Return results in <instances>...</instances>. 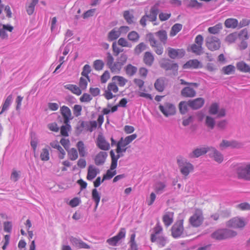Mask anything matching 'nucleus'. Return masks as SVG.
I'll return each instance as SVG.
<instances>
[{
	"label": "nucleus",
	"mask_w": 250,
	"mask_h": 250,
	"mask_svg": "<svg viewBox=\"0 0 250 250\" xmlns=\"http://www.w3.org/2000/svg\"><path fill=\"white\" fill-rule=\"evenodd\" d=\"M82 110V107L81 105L75 104L74 105L73 111V114L76 117H79L81 115V112Z\"/></svg>",
	"instance_id": "nucleus-60"
},
{
	"label": "nucleus",
	"mask_w": 250,
	"mask_h": 250,
	"mask_svg": "<svg viewBox=\"0 0 250 250\" xmlns=\"http://www.w3.org/2000/svg\"><path fill=\"white\" fill-rule=\"evenodd\" d=\"M166 188V185L164 183L159 182L156 184L155 186V191L156 193L162 192Z\"/></svg>",
	"instance_id": "nucleus-56"
},
{
	"label": "nucleus",
	"mask_w": 250,
	"mask_h": 250,
	"mask_svg": "<svg viewBox=\"0 0 250 250\" xmlns=\"http://www.w3.org/2000/svg\"><path fill=\"white\" fill-rule=\"evenodd\" d=\"M123 15L124 19L128 24H131L133 22L134 17L132 14L130 13L129 11H124Z\"/></svg>",
	"instance_id": "nucleus-54"
},
{
	"label": "nucleus",
	"mask_w": 250,
	"mask_h": 250,
	"mask_svg": "<svg viewBox=\"0 0 250 250\" xmlns=\"http://www.w3.org/2000/svg\"><path fill=\"white\" fill-rule=\"evenodd\" d=\"M208 151H210V148L209 147L198 148L194 150L192 152L189 154V157L190 158H198L206 154Z\"/></svg>",
	"instance_id": "nucleus-22"
},
{
	"label": "nucleus",
	"mask_w": 250,
	"mask_h": 250,
	"mask_svg": "<svg viewBox=\"0 0 250 250\" xmlns=\"http://www.w3.org/2000/svg\"><path fill=\"white\" fill-rule=\"evenodd\" d=\"M104 63L102 60H96L93 62V67L97 71L102 70L104 67Z\"/></svg>",
	"instance_id": "nucleus-48"
},
{
	"label": "nucleus",
	"mask_w": 250,
	"mask_h": 250,
	"mask_svg": "<svg viewBox=\"0 0 250 250\" xmlns=\"http://www.w3.org/2000/svg\"><path fill=\"white\" fill-rule=\"evenodd\" d=\"M92 99V98L91 97L90 95H89V94H87V93H84L80 97V101L82 103H88Z\"/></svg>",
	"instance_id": "nucleus-61"
},
{
	"label": "nucleus",
	"mask_w": 250,
	"mask_h": 250,
	"mask_svg": "<svg viewBox=\"0 0 250 250\" xmlns=\"http://www.w3.org/2000/svg\"><path fill=\"white\" fill-rule=\"evenodd\" d=\"M224 24L227 28L234 29L238 26V22L236 19L229 18L225 21Z\"/></svg>",
	"instance_id": "nucleus-29"
},
{
	"label": "nucleus",
	"mask_w": 250,
	"mask_h": 250,
	"mask_svg": "<svg viewBox=\"0 0 250 250\" xmlns=\"http://www.w3.org/2000/svg\"><path fill=\"white\" fill-rule=\"evenodd\" d=\"M107 156V153L104 151H101L98 153L95 156L94 159L95 164L97 166H100L103 165Z\"/></svg>",
	"instance_id": "nucleus-23"
},
{
	"label": "nucleus",
	"mask_w": 250,
	"mask_h": 250,
	"mask_svg": "<svg viewBox=\"0 0 250 250\" xmlns=\"http://www.w3.org/2000/svg\"><path fill=\"white\" fill-rule=\"evenodd\" d=\"M13 100L12 95H9L5 100L2 106L1 111L0 112V115H1L5 111L7 110L10 106Z\"/></svg>",
	"instance_id": "nucleus-38"
},
{
	"label": "nucleus",
	"mask_w": 250,
	"mask_h": 250,
	"mask_svg": "<svg viewBox=\"0 0 250 250\" xmlns=\"http://www.w3.org/2000/svg\"><path fill=\"white\" fill-rule=\"evenodd\" d=\"M206 45L209 50L214 51L219 49L221 42L218 38L210 36L206 39Z\"/></svg>",
	"instance_id": "nucleus-9"
},
{
	"label": "nucleus",
	"mask_w": 250,
	"mask_h": 250,
	"mask_svg": "<svg viewBox=\"0 0 250 250\" xmlns=\"http://www.w3.org/2000/svg\"><path fill=\"white\" fill-rule=\"evenodd\" d=\"M38 2L39 0H32L31 2L26 6V12L29 15L33 14L35 11V7Z\"/></svg>",
	"instance_id": "nucleus-37"
},
{
	"label": "nucleus",
	"mask_w": 250,
	"mask_h": 250,
	"mask_svg": "<svg viewBox=\"0 0 250 250\" xmlns=\"http://www.w3.org/2000/svg\"><path fill=\"white\" fill-rule=\"evenodd\" d=\"M146 44L144 42H141L134 48V52L136 54L139 55L146 49Z\"/></svg>",
	"instance_id": "nucleus-55"
},
{
	"label": "nucleus",
	"mask_w": 250,
	"mask_h": 250,
	"mask_svg": "<svg viewBox=\"0 0 250 250\" xmlns=\"http://www.w3.org/2000/svg\"><path fill=\"white\" fill-rule=\"evenodd\" d=\"M182 27V25L180 23H176L174 24L171 28L169 35L171 37L175 36L178 32L181 30Z\"/></svg>",
	"instance_id": "nucleus-39"
},
{
	"label": "nucleus",
	"mask_w": 250,
	"mask_h": 250,
	"mask_svg": "<svg viewBox=\"0 0 250 250\" xmlns=\"http://www.w3.org/2000/svg\"><path fill=\"white\" fill-rule=\"evenodd\" d=\"M238 146V144L235 141L229 142L227 140H223L220 145L221 148H225L227 147H236Z\"/></svg>",
	"instance_id": "nucleus-43"
},
{
	"label": "nucleus",
	"mask_w": 250,
	"mask_h": 250,
	"mask_svg": "<svg viewBox=\"0 0 250 250\" xmlns=\"http://www.w3.org/2000/svg\"><path fill=\"white\" fill-rule=\"evenodd\" d=\"M200 65V62L197 60H191L188 61L183 65L184 69L187 68H197Z\"/></svg>",
	"instance_id": "nucleus-30"
},
{
	"label": "nucleus",
	"mask_w": 250,
	"mask_h": 250,
	"mask_svg": "<svg viewBox=\"0 0 250 250\" xmlns=\"http://www.w3.org/2000/svg\"><path fill=\"white\" fill-rule=\"evenodd\" d=\"M76 146L78 148L80 156L82 157H85L86 155L87 152L83 142L81 141H79L76 145Z\"/></svg>",
	"instance_id": "nucleus-33"
},
{
	"label": "nucleus",
	"mask_w": 250,
	"mask_h": 250,
	"mask_svg": "<svg viewBox=\"0 0 250 250\" xmlns=\"http://www.w3.org/2000/svg\"><path fill=\"white\" fill-rule=\"evenodd\" d=\"M110 78V74L107 70H106L101 76V82L102 83H105Z\"/></svg>",
	"instance_id": "nucleus-64"
},
{
	"label": "nucleus",
	"mask_w": 250,
	"mask_h": 250,
	"mask_svg": "<svg viewBox=\"0 0 250 250\" xmlns=\"http://www.w3.org/2000/svg\"><path fill=\"white\" fill-rule=\"evenodd\" d=\"M61 113L63 118V122L65 124L69 123L71 119V112L68 107L63 105L60 109Z\"/></svg>",
	"instance_id": "nucleus-20"
},
{
	"label": "nucleus",
	"mask_w": 250,
	"mask_h": 250,
	"mask_svg": "<svg viewBox=\"0 0 250 250\" xmlns=\"http://www.w3.org/2000/svg\"><path fill=\"white\" fill-rule=\"evenodd\" d=\"M190 49L192 52L196 55H200L203 53L202 46L198 44H193L190 46Z\"/></svg>",
	"instance_id": "nucleus-49"
},
{
	"label": "nucleus",
	"mask_w": 250,
	"mask_h": 250,
	"mask_svg": "<svg viewBox=\"0 0 250 250\" xmlns=\"http://www.w3.org/2000/svg\"><path fill=\"white\" fill-rule=\"evenodd\" d=\"M205 103V100L202 98H197L188 101V106L193 109H198L202 107Z\"/></svg>",
	"instance_id": "nucleus-18"
},
{
	"label": "nucleus",
	"mask_w": 250,
	"mask_h": 250,
	"mask_svg": "<svg viewBox=\"0 0 250 250\" xmlns=\"http://www.w3.org/2000/svg\"><path fill=\"white\" fill-rule=\"evenodd\" d=\"M237 38V35L236 33H233L228 35L226 38V42L229 43L234 42Z\"/></svg>",
	"instance_id": "nucleus-58"
},
{
	"label": "nucleus",
	"mask_w": 250,
	"mask_h": 250,
	"mask_svg": "<svg viewBox=\"0 0 250 250\" xmlns=\"http://www.w3.org/2000/svg\"><path fill=\"white\" fill-rule=\"evenodd\" d=\"M236 235L237 232L234 230L223 229L215 231L211 234V236L214 239L221 240L234 237Z\"/></svg>",
	"instance_id": "nucleus-6"
},
{
	"label": "nucleus",
	"mask_w": 250,
	"mask_h": 250,
	"mask_svg": "<svg viewBox=\"0 0 250 250\" xmlns=\"http://www.w3.org/2000/svg\"><path fill=\"white\" fill-rule=\"evenodd\" d=\"M236 208L241 210H250V205L247 203H242L237 205Z\"/></svg>",
	"instance_id": "nucleus-62"
},
{
	"label": "nucleus",
	"mask_w": 250,
	"mask_h": 250,
	"mask_svg": "<svg viewBox=\"0 0 250 250\" xmlns=\"http://www.w3.org/2000/svg\"><path fill=\"white\" fill-rule=\"evenodd\" d=\"M158 13V8L156 6H153L150 9L149 14L148 15L146 14V16L150 21H154L156 20Z\"/></svg>",
	"instance_id": "nucleus-31"
},
{
	"label": "nucleus",
	"mask_w": 250,
	"mask_h": 250,
	"mask_svg": "<svg viewBox=\"0 0 250 250\" xmlns=\"http://www.w3.org/2000/svg\"><path fill=\"white\" fill-rule=\"evenodd\" d=\"M222 26L221 23H219L214 26L210 27L208 28V31L210 34H216L219 32Z\"/></svg>",
	"instance_id": "nucleus-52"
},
{
	"label": "nucleus",
	"mask_w": 250,
	"mask_h": 250,
	"mask_svg": "<svg viewBox=\"0 0 250 250\" xmlns=\"http://www.w3.org/2000/svg\"><path fill=\"white\" fill-rule=\"evenodd\" d=\"M205 124L208 128L212 129L215 126V120L213 118L207 116L205 119Z\"/></svg>",
	"instance_id": "nucleus-47"
},
{
	"label": "nucleus",
	"mask_w": 250,
	"mask_h": 250,
	"mask_svg": "<svg viewBox=\"0 0 250 250\" xmlns=\"http://www.w3.org/2000/svg\"><path fill=\"white\" fill-rule=\"evenodd\" d=\"M184 220L180 219L176 221L171 229V235L175 238L180 237L184 230Z\"/></svg>",
	"instance_id": "nucleus-7"
},
{
	"label": "nucleus",
	"mask_w": 250,
	"mask_h": 250,
	"mask_svg": "<svg viewBox=\"0 0 250 250\" xmlns=\"http://www.w3.org/2000/svg\"><path fill=\"white\" fill-rule=\"evenodd\" d=\"M50 146L58 151V157L60 159L64 158L66 153L64 149L60 146L58 141L55 140L50 143Z\"/></svg>",
	"instance_id": "nucleus-19"
},
{
	"label": "nucleus",
	"mask_w": 250,
	"mask_h": 250,
	"mask_svg": "<svg viewBox=\"0 0 250 250\" xmlns=\"http://www.w3.org/2000/svg\"><path fill=\"white\" fill-rule=\"evenodd\" d=\"M146 37L152 47L154 48V51L158 55H161L163 53V47L158 43L157 41L152 33H149L146 35Z\"/></svg>",
	"instance_id": "nucleus-10"
},
{
	"label": "nucleus",
	"mask_w": 250,
	"mask_h": 250,
	"mask_svg": "<svg viewBox=\"0 0 250 250\" xmlns=\"http://www.w3.org/2000/svg\"><path fill=\"white\" fill-rule=\"evenodd\" d=\"M92 197L96 203L95 208H97L100 202L101 197L96 188L93 189L92 191Z\"/></svg>",
	"instance_id": "nucleus-46"
},
{
	"label": "nucleus",
	"mask_w": 250,
	"mask_h": 250,
	"mask_svg": "<svg viewBox=\"0 0 250 250\" xmlns=\"http://www.w3.org/2000/svg\"><path fill=\"white\" fill-rule=\"evenodd\" d=\"M168 56L171 59H174L177 58H182L185 55V50L183 49H174L168 47L167 49Z\"/></svg>",
	"instance_id": "nucleus-15"
},
{
	"label": "nucleus",
	"mask_w": 250,
	"mask_h": 250,
	"mask_svg": "<svg viewBox=\"0 0 250 250\" xmlns=\"http://www.w3.org/2000/svg\"><path fill=\"white\" fill-rule=\"evenodd\" d=\"M99 172L100 170L98 168L93 165H89L87 169L86 179L89 181H91L96 177Z\"/></svg>",
	"instance_id": "nucleus-21"
},
{
	"label": "nucleus",
	"mask_w": 250,
	"mask_h": 250,
	"mask_svg": "<svg viewBox=\"0 0 250 250\" xmlns=\"http://www.w3.org/2000/svg\"><path fill=\"white\" fill-rule=\"evenodd\" d=\"M65 125H62L61 127L60 131L62 136L67 137L68 136V131L70 130L71 126L69 123Z\"/></svg>",
	"instance_id": "nucleus-53"
},
{
	"label": "nucleus",
	"mask_w": 250,
	"mask_h": 250,
	"mask_svg": "<svg viewBox=\"0 0 250 250\" xmlns=\"http://www.w3.org/2000/svg\"><path fill=\"white\" fill-rule=\"evenodd\" d=\"M188 101L187 103L185 101L181 102L179 104V111L181 114H184L188 111Z\"/></svg>",
	"instance_id": "nucleus-50"
},
{
	"label": "nucleus",
	"mask_w": 250,
	"mask_h": 250,
	"mask_svg": "<svg viewBox=\"0 0 250 250\" xmlns=\"http://www.w3.org/2000/svg\"><path fill=\"white\" fill-rule=\"evenodd\" d=\"M181 84L186 85L181 91V95L185 98H193L196 95L195 89L199 86V83H188L183 79H180Z\"/></svg>",
	"instance_id": "nucleus-2"
},
{
	"label": "nucleus",
	"mask_w": 250,
	"mask_h": 250,
	"mask_svg": "<svg viewBox=\"0 0 250 250\" xmlns=\"http://www.w3.org/2000/svg\"><path fill=\"white\" fill-rule=\"evenodd\" d=\"M118 44L122 47H131V45L126 41V39L123 38H121L118 40Z\"/></svg>",
	"instance_id": "nucleus-63"
},
{
	"label": "nucleus",
	"mask_w": 250,
	"mask_h": 250,
	"mask_svg": "<svg viewBox=\"0 0 250 250\" xmlns=\"http://www.w3.org/2000/svg\"><path fill=\"white\" fill-rule=\"evenodd\" d=\"M160 66L166 70L177 71L178 66L176 63L169 59H163L160 62Z\"/></svg>",
	"instance_id": "nucleus-14"
},
{
	"label": "nucleus",
	"mask_w": 250,
	"mask_h": 250,
	"mask_svg": "<svg viewBox=\"0 0 250 250\" xmlns=\"http://www.w3.org/2000/svg\"><path fill=\"white\" fill-rule=\"evenodd\" d=\"M159 109L166 117L174 115L176 112L175 107L173 104L166 103L164 105L160 104Z\"/></svg>",
	"instance_id": "nucleus-11"
},
{
	"label": "nucleus",
	"mask_w": 250,
	"mask_h": 250,
	"mask_svg": "<svg viewBox=\"0 0 250 250\" xmlns=\"http://www.w3.org/2000/svg\"><path fill=\"white\" fill-rule=\"evenodd\" d=\"M154 61V56L151 52H145L143 57V61L146 65L151 66L152 65Z\"/></svg>",
	"instance_id": "nucleus-25"
},
{
	"label": "nucleus",
	"mask_w": 250,
	"mask_h": 250,
	"mask_svg": "<svg viewBox=\"0 0 250 250\" xmlns=\"http://www.w3.org/2000/svg\"><path fill=\"white\" fill-rule=\"evenodd\" d=\"M125 71L128 76H132L137 72V68L131 64H129L126 66Z\"/></svg>",
	"instance_id": "nucleus-41"
},
{
	"label": "nucleus",
	"mask_w": 250,
	"mask_h": 250,
	"mask_svg": "<svg viewBox=\"0 0 250 250\" xmlns=\"http://www.w3.org/2000/svg\"><path fill=\"white\" fill-rule=\"evenodd\" d=\"M127 145H126L125 142L123 138H121L120 141L117 143V148L116 150V152L120 155L119 153L121 152H125L126 150L125 146Z\"/></svg>",
	"instance_id": "nucleus-27"
},
{
	"label": "nucleus",
	"mask_w": 250,
	"mask_h": 250,
	"mask_svg": "<svg viewBox=\"0 0 250 250\" xmlns=\"http://www.w3.org/2000/svg\"><path fill=\"white\" fill-rule=\"evenodd\" d=\"M40 157L42 161H47L49 160V152L47 148H43L40 154Z\"/></svg>",
	"instance_id": "nucleus-51"
},
{
	"label": "nucleus",
	"mask_w": 250,
	"mask_h": 250,
	"mask_svg": "<svg viewBox=\"0 0 250 250\" xmlns=\"http://www.w3.org/2000/svg\"><path fill=\"white\" fill-rule=\"evenodd\" d=\"M112 81L119 86L124 87L127 83V80L123 76L117 75L112 78Z\"/></svg>",
	"instance_id": "nucleus-24"
},
{
	"label": "nucleus",
	"mask_w": 250,
	"mask_h": 250,
	"mask_svg": "<svg viewBox=\"0 0 250 250\" xmlns=\"http://www.w3.org/2000/svg\"><path fill=\"white\" fill-rule=\"evenodd\" d=\"M154 87L157 91L159 92L163 91L165 88V81L164 79L161 78L158 79L154 83Z\"/></svg>",
	"instance_id": "nucleus-35"
},
{
	"label": "nucleus",
	"mask_w": 250,
	"mask_h": 250,
	"mask_svg": "<svg viewBox=\"0 0 250 250\" xmlns=\"http://www.w3.org/2000/svg\"><path fill=\"white\" fill-rule=\"evenodd\" d=\"M227 226L235 229L242 228L246 224L244 219L240 217H234L227 222Z\"/></svg>",
	"instance_id": "nucleus-12"
},
{
	"label": "nucleus",
	"mask_w": 250,
	"mask_h": 250,
	"mask_svg": "<svg viewBox=\"0 0 250 250\" xmlns=\"http://www.w3.org/2000/svg\"><path fill=\"white\" fill-rule=\"evenodd\" d=\"M174 213L173 211H167L165 212L162 217V221L167 227L170 226L174 220Z\"/></svg>",
	"instance_id": "nucleus-17"
},
{
	"label": "nucleus",
	"mask_w": 250,
	"mask_h": 250,
	"mask_svg": "<svg viewBox=\"0 0 250 250\" xmlns=\"http://www.w3.org/2000/svg\"><path fill=\"white\" fill-rule=\"evenodd\" d=\"M69 159L71 161H75L78 158V152L75 148H72L67 150Z\"/></svg>",
	"instance_id": "nucleus-40"
},
{
	"label": "nucleus",
	"mask_w": 250,
	"mask_h": 250,
	"mask_svg": "<svg viewBox=\"0 0 250 250\" xmlns=\"http://www.w3.org/2000/svg\"><path fill=\"white\" fill-rule=\"evenodd\" d=\"M219 105L217 103L211 104L209 108V113L212 115H215L218 113Z\"/></svg>",
	"instance_id": "nucleus-59"
},
{
	"label": "nucleus",
	"mask_w": 250,
	"mask_h": 250,
	"mask_svg": "<svg viewBox=\"0 0 250 250\" xmlns=\"http://www.w3.org/2000/svg\"><path fill=\"white\" fill-rule=\"evenodd\" d=\"M110 155L111 158L110 167L109 169L107 170L106 174L104 175L102 182H104L105 180L111 179L116 174L115 168L117 166V161L120 157V155H115L113 150L110 151Z\"/></svg>",
	"instance_id": "nucleus-3"
},
{
	"label": "nucleus",
	"mask_w": 250,
	"mask_h": 250,
	"mask_svg": "<svg viewBox=\"0 0 250 250\" xmlns=\"http://www.w3.org/2000/svg\"><path fill=\"white\" fill-rule=\"evenodd\" d=\"M204 217L201 209L195 208L192 215L189 218V224L193 227H200L203 223Z\"/></svg>",
	"instance_id": "nucleus-5"
},
{
	"label": "nucleus",
	"mask_w": 250,
	"mask_h": 250,
	"mask_svg": "<svg viewBox=\"0 0 250 250\" xmlns=\"http://www.w3.org/2000/svg\"><path fill=\"white\" fill-rule=\"evenodd\" d=\"M97 146L102 150H107L110 148L109 143L106 141L104 136L102 134H99L97 139Z\"/></svg>",
	"instance_id": "nucleus-16"
},
{
	"label": "nucleus",
	"mask_w": 250,
	"mask_h": 250,
	"mask_svg": "<svg viewBox=\"0 0 250 250\" xmlns=\"http://www.w3.org/2000/svg\"><path fill=\"white\" fill-rule=\"evenodd\" d=\"M64 87L71 91L73 94L78 96L82 94V89L76 85L68 84L64 86Z\"/></svg>",
	"instance_id": "nucleus-28"
},
{
	"label": "nucleus",
	"mask_w": 250,
	"mask_h": 250,
	"mask_svg": "<svg viewBox=\"0 0 250 250\" xmlns=\"http://www.w3.org/2000/svg\"><path fill=\"white\" fill-rule=\"evenodd\" d=\"M90 82L89 76H83L80 78L79 86L82 90H85L87 88L88 83Z\"/></svg>",
	"instance_id": "nucleus-34"
},
{
	"label": "nucleus",
	"mask_w": 250,
	"mask_h": 250,
	"mask_svg": "<svg viewBox=\"0 0 250 250\" xmlns=\"http://www.w3.org/2000/svg\"><path fill=\"white\" fill-rule=\"evenodd\" d=\"M236 65L237 69L240 72L244 73L250 72V66L244 61L238 62Z\"/></svg>",
	"instance_id": "nucleus-26"
},
{
	"label": "nucleus",
	"mask_w": 250,
	"mask_h": 250,
	"mask_svg": "<svg viewBox=\"0 0 250 250\" xmlns=\"http://www.w3.org/2000/svg\"><path fill=\"white\" fill-rule=\"evenodd\" d=\"M155 35L158 37L159 40L163 42L164 44L166 43L167 41V34L166 31L161 30L155 33Z\"/></svg>",
	"instance_id": "nucleus-44"
},
{
	"label": "nucleus",
	"mask_w": 250,
	"mask_h": 250,
	"mask_svg": "<svg viewBox=\"0 0 250 250\" xmlns=\"http://www.w3.org/2000/svg\"><path fill=\"white\" fill-rule=\"evenodd\" d=\"M127 38L129 41L137 42L139 39V35L136 31H131L128 34Z\"/></svg>",
	"instance_id": "nucleus-57"
},
{
	"label": "nucleus",
	"mask_w": 250,
	"mask_h": 250,
	"mask_svg": "<svg viewBox=\"0 0 250 250\" xmlns=\"http://www.w3.org/2000/svg\"><path fill=\"white\" fill-rule=\"evenodd\" d=\"M127 56L125 54L121 55L120 59L114 61V59L110 53H107L106 64L110 71L113 73L118 74L122 70L123 65L126 63Z\"/></svg>",
	"instance_id": "nucleus-1"
},
{
	"label": "nucleus",
	"mask_w": 250,
	"mask_h": 250,
	"mask_svg": "<svg viewBox=\"0 0 250 250\" xmlns=\"http://www.w3.org/2000/svg\"><path fill=\"white\" fill-rule=\"evenodd\" d=\"M119 91L118 85L116 84L113 81L109 83L107 86L106 89L104 91V96L106 100H110L116 96Z\"/></svg>",
	"instance_id": "nucleus-8"
},
{
	"label": "nucleus",
	"mask_w": 250,
	"mask_h": 250,
	"mask_svg": "<svg viewBox=\"0 0 250 250\" xmlns=\"http://www.w3.org/2000/svg\"><path fill=\"white\" fill-rule=\"evenodd\" d=\"M177 162L181 173L185 177L188 176L194 169L193 166L181 156L177 157Z\"/></svg>",
	"instance_id": "nucleus-4"
},
{
	"label": "nucleus",
	"mask_w": 250,
	"mask_h": 250,
	"mask_svg": "<svg viewBox=\"0 0 250 250\" xmlns=\"http://www.w3.org/2000/svg\"><path fill=\"white\" fill-rule=\"evenodd\" d=\"M163 230L162 227L159 225L157 224L155 228H154V232L153 234H152L151 235V241L152 242H154L157 240V235L159 234L160 232H161Z\"/></svg>",
	"instance_id": "nucleus-42"
},
{
	"label": "nucleus",
	"mask_w": 250,
	"mask_h": 250,
	"mask_svg": "<svg viewBox=\"0 0 250 250\" xmlns=\"http://www.w3.org/2000/svg\"><path fill=\"white\" fill-rule=\"evenodd\" d=\"M237 173L239 178L250 180V164L238 167Z\"/></svg>",
	"instance_id": "nucleus-13"
},
{
	"label": "nucleus",
	"mask_w": 250,
	"mask_h": 250,
	"mask_svg": "<svg viewBox=\"0 0 250 250\" xmlns=\"http://www.w3.org/2000/svg\"><path fill=\"white\" fill-rule=\"evenodd\" d=\"M210 151H211L212 152L210 155H211V156L214 158L215 161L219 163L223 161V157L219 152L212 147L210 148Z\"/></svg>",
	"instance_id": "nucleus-32"
},
{
	"label": "nucleus",
	"mask_w": 250,
	"mask_h": 250,
	"mask_svg": "<svg viewBox=\"0 0 250 250\" xmlns=\"http://www.w3.org/2000/svg\"><path fill=\"white\" fill-rule=\"evenodd\" d=\"M121 36L118 29H113L108 34V39L110 41H113L118 39Z\"/></svg>",
	"instance_id": "nucleus-36"
},
{
	"label": "nucleus",
	"mask_w": 250,
	"mask_h": 250,
	"mask_svg": "<svg viewBox=\"0 0 250 250\" xmlns=\"http://www.w3.org/2000/svg\"><path fill=\"white\" fill-rule=\"evenodd\" d=\"M235 70V66L233 65H228L224 66L222 69V72L225 75H230L234 73Z\"/></svg>",
	"instance_id": "nucleus-45"
}]
</instances>
